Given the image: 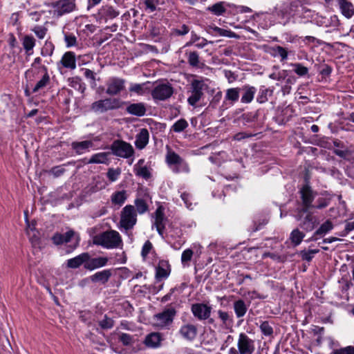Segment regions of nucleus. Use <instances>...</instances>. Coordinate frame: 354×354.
Wrapping results in <instances>:
<instances>
[{"label":"nucleus","instance_id":"nucleus-17","mask_svg":"<svg viewBox=\"0 0 354 354\" xmlns=\"http://www.w3.org/2000/svg\"><path fill=\"white\" fill-rule=\"evenodd\" d=\"M90 254L88 252L82 253L77 257L67 261L66 266L69 268L76 269L88 261Z\"/></svg>","mask_w":354,"mask_h":354},{"label":"nucleus","instance_id":"nucleus-22","mask_svg":"<svg viewBox=\"0 0 354 354\" xmlns=\"http://www.w3.org/2000/svg\"><path fill=\"white\" fill-rule=\"evenodd\" d=\"M54 50V44L53 42L48 41L45 42L41 49V55L44 58V62L47 65H50L53 63V60L50 57L53 54Z\"/></svg>","mask_w":354,"mask_h":354},{"label":"nucleus","instance_id":"nucleus-11","mask_svg":"<svg viewBox=\"0 0 354 354\" xmlns=\"http://www.w3.org/2000/svg\"><path fill=\"white\" fill-rule=\"evenodd\" d=\"M237 346L240 354H252L254 351L253 340L245 333L239 335Z\"/></svg>","mask_w":354,"mask_h":354},{"label":"nucleus","instance_id":"nucleus-18","mask_svg":"<svg viewBox=\"0 0 354 354\" xmlns=\"http://www.w3.org/2000/svg\"><path fill=\"white\" fill-rule=\"evenodd\" d=\"M197 328L194 324H188L181 326L179 333L187 340L192 341L197 335Z\"/></svg>","mask_w":354,"mask_h":354},{"label":"nucleus","instance_id":"nucleus-60","mask_svg":"<svg viewBox=\"0 0 354 354\" xmlns=\"http://www.w3.org/2000/svg\"><path fill=\"white\" fill-rule=\"evenodd\" d=\"M63 238L64 237L62 236V234L56 232L52 236L51 240L55 245H60L64 243Z\"/></svg>","mask_w":354,"mask_h":354},{"label":"nucleus","instance_id":"nucleus-6","mask_svg":"<svg viewBox=\"0 0 354 354\" xmlns=\"http://www.w3.org/2000/svg\"><path fill=\"white\" fill-rule=\"evenodd\" d=\"M176 313L177 310L176 308L171 306V305H169L168 307L165 308L162 313L156 314L154 319L158 322L157 325L163 328L170 326L173 323Z\"/></svg>","mask_w":354,"mask_h":354},{"label":"nucleus","instance_id":"nucleus-13","mask_svg":"<svg viewBox=\"0 0 354 354\" xmlns=\"http://www.w3.org/2000/svg\"><path fill=\"white\" fill-rule=\"evenodd\" d=\"M127 113L137 117H142L146 114L147 108L143 102L129 103L125 109Z\"/></svg>","mask_w":354,"mask_h":354},{"label":"nucleus","instance_id":"nucleus-58","mask_svg":"<svg viewBox=\"0 0 354 354\" xmlns=\"http://www.w3.org/2000/svg\"><path fill=\"white\" fill-rule=\"evenodd\" d=\"M119 339L124 346H129L133 343L132 336L127 333H122Z\"/></svg>","mask_w":354,"mask_h":354},{"label":"nucleus","instance_id":"nucleus-27","mask_svg":"<svg viewBox=\"0 0 354 354\" xmlns=\"http://www.w3.org/2000/svg\"><path fill=\"white\" fill-rule=\"evenodd\" d=\"M162 337L158 333H151L147 335L145 344L148 347L157 348L160 346Z\"/></svg>","mask_w":354,"mask_h":354},{"label":"nucleus","instance_id":"nucleus-31","mask_svg":"<svg viewBox=\"0 0 354 354\" xmlns=\"http://www.w3.org/2000/svg\"><path fill=\"white\" fill-rule=\"evenodd\" d=\"M36 40L30 35H26L23 38L22 44L26 50V54L29 56L32 53V49L35 46Z\"/></svg>","mask_w":354,"mask_h":354},{"label":"nucleus","instance_id":"nucleus-54","mask_svg":"<svg viewBox=\"0 0 354 354\" xmlns=\"http://www.w3.org/2000/svg\"><path fill=\"white\" fill-rule=\"evenodd\" d=\"M121 173V170L120 168L114 169L113 168H109L106 173L107 178L111 182L115 181L118 177L120 176Z\"/></svg>","mask_w":354,"mask_h":354},{"label":"nucleus","instance_id":"nucleus-28","mask_svg":"<svg viewBox=\"0 0 354 354\" xmlns=\"http://www.w3.org/2000/svg\"><path fill=\"white\" fill-rule=\"evenodd\" d=\"M111 155L109 151L100 152L93 155L88 160V164H109V156Z\"/></svg>","mask_w":354,"mask_h":354},{"label":"nucleus","instance_id":"nucleus-4","mask_svg":"<svg viewBox=\"0 0 354 354\" xmlns=\"http://www.w3.org/2000/svg\"><path fill=\"white\" fill-rule=\"evenodd\" d=\"M208 88V85L203 80L194 79L190 84V95L187 98V102L192 106L196 107V104L203 97L204 91Z\"/></svg>","mask_w":354,"mask_h":354},{"label":"nucleus","instance_id":"nucleus-26","mask_svg":"<svg viewBox=\"0 0 354 354\" xmlns=\"http://www.w3.org/2000/svg\"><path fill=\"white\" fill-rule=\"evenodd\" d=\"M241 91H243L241 102L244 104L250 103L254 99L256 88L254 86L245 85L241 88Z\"/></svg>","mask_w":354,"mask_h":354},{"label":"nucleus","instance_id":"nucleus-3","mask_svg":"<svg viewBox=\"0 0 354 354\" xmlns=\"http://www.w3.org/2000/svg\"><path fill=\"white\" fill-rule=\"evenodd\" d=\"M125 103L120 98L107 97L93 102L91 105V109L95 113H102L109 111L120 109Z\"/></svg>","mask_w":354,"mask_h":354},{"label":"nucleus","instance_id":"nucleus-44","mask_svg":"<svg viewBox=\"0 0 354 354\" xmlns=\"http://www.w3.org/2000/svg\"><path fill=\"white\" fill-rule=\"evenodd\" d=\"M115 324L114 320L108 317L106 315H104V319L98 322V325L103 330L111 329L113 327Z\"/></svg>","mask_w":354,"mask_h":354},{"label":"nucleus","instance_id":"nucleus-34","mask_svg":"<svg viewBox=\"0 0 354 354\" xmlns=\"http://www.w3.org/2000/svg\"><path fill=\"white\" fill-rule=\"evenodd\" d=\"M218 316L222 322V326L228 328L232 326L233 319L227 312L218 310Z\"/></svg>","mask_w":354,"mask_h":354},{"label":"nucleus","instance_id":"nucleus-20","mask_svg":"<svg viewBox=\"0 0 354 354\" xmlns=\"http://www.w3.org/2000/svg\"><path fill=\"white\" fill-rule=\"evenodd\" d=\"M156 279L160 281L162 279L167 278L170 273L171 269L169 262L165 260L159 261L156 267Z\"/></svg>","mask_w":354,"mask_h":354},{"label":"nucleus","instance_id":"nucleus-30","mask_svg":"<svg viewBox=\"0 0 354 354\" xmlns=\"http://www.w3.org/2000/svg\"><path fill=\"white\" fill-rule=\"evenodd\" d=\"M183 162V158L175 151L169 150L166 155V162L168 165H180Z\"/></svg>","mask_w":354,"mask_h":354},{"label":"nucleus","instance_id":"nucleus-56","mask_svg":"<svg viewBox=\"0 0 354 354\" xmlns=\"http://www.w3.org/2000/svg\"><path fill=\"white\" fill-rule=\"evenodd\" d=\"M330 354H354V346H348L344 348L335 349Z\"/></svg>","mask_w":354,"mask_h":354},{"label":"nucleus","instance_id":"nucleus-41","mask_svg":"<svg viewBox=\"0 0 354 354\" xmlns=\"http://www.w3.org/2000/svg\"><path fill=\"white\" fill-rule=\"evenodd\" d=\"M333 228V224L330 220H327L315 231V235L324 236Z\"/></svg>","mask_w":354,"mask_h":354},{"label":"nucleus","instance_id":"nucleus-59","mask_svg":"<svg viewBox=\"0 0 354 354\" xmlns=\"http://www.w3.org/2000/svg\"><path fill=\"white\" fill-rule=\"evenodd\" d=\"M158 0H145V5L146 9L149 10L151 12H154L156 10V6L158 4Z\"/></svg>","mask_w":354,"mask_h":354},{"label":"nucleus","instance_id":"nucleus-61","mask_svg":"<svg viewBox=\"0 0 354 354\" xmlns=\"http://www.w3.org/2000/svg\"><path fill=\"white\" fill-rule=\"evenodd\" d=\"M268 92H270L271 94L272 91L267 88L262 90L259 96L257 97V102H259L260 104H262L268 101L267 95Z\"/></svg>","mask_w":354,"mask_h":354},{"label":"nucleus","instance_id":"nucleus-57","mask_svg":"<svg viewBox=\"0 0 354 354\" xmlns=\"http://www.w3.org/2000/svg\"><path fill=\"white\" fill-rule=\"evenodd\" d=\"M64 40L67 47L75 46L77 45V37L73 34H66Z\"/></svg>","mask_w":354,"mask_h":354},{"label":"nucleus","instance_id":"nucleus-5","mask_svg":"<svg viewBox=\"0 0 354 354\" xmlns=\"http://www.w3.org/2000/svg\"><path fill=\"white\" fill-rule=\"evenodd\" d=\"M137 222V213L135 207L126 205L121 212L120 225L126 231L131 230Z\"/></svg>","mask_w":354,"mask_h":354},{"label":"nucleus","instance_id":"nucleus-23","mask_svg":"<svg viewBox=\"0 0 354 354\" xmlns=\"http://www.w3.org/2000/svg\"><path fill=\"white\" fill-rule=\"evenodd\" d=\"M112 276L111 270H104L100 272H95L94 274L90 277V279L93 283L100 282L102 284L106 283Z\"/></svg>","mask_w":354,"mask_h":354},{"label":"nucleus","instance_id":"nucleus-21","mask_svg":"<svg viewBox=\"0 0 354 354\" xmlns=\"http://www.w3.org/2000/svg\"><path fill=\"white\" fill-rule=\"evenodd\" d=\"M107 257L88 258V261L84 264V268L88 270H93L96 268H102L108 263Z\"/></svg>","mask_w":354,"mask_h":354},{"label":"nucleus","instance_id":"nucleus-24","mask_svg":"<svg viewBox=\"0 0 354 354\" xmlns=\"http://www.w3.org/2000/svg\"><path fill=\"white\" fill-rule=\"evenodd\" d=\"M64 68L73 70L76 68L75 55L73 52L68 51L65 53L60 61Z\"/></svg>","mask_w":354,"mask_h":354},{"label":"nucleus","instance_id":"nucleus-63","mask_svg":"<svg viewBox=\"0 0 354 354\" xmlns=\"http://www.w3.org/2000/svg\"><path fill=\"white\" fill-rule=\"evenodd\" d=\"M65 172V169L60 166H55L51 168L49 173L52 174L55 177H59Z\"/></svg>","mask_w":354,"mask_h":354},{"label":"nucleus","instance_id":"nucleus-29","mask_svg":"<svg viewBox=\"0 0 354 354\" xmlns=\"http://www.w3.org/2000/svg\"><path fill=\"white\" fill-rule=\"evenodd\" d=\"M93 146V142L91 140H84L82 142H73L71 147L75 150L77 154H81L84 151L91 148Z\"/></svg>","mask_w":354,"mask_h":354},{"label":"nucleus","instance_id":"nucleus-25","mask_svg":"<svg viewBox=\"0 0 354 354\" xmlns=\"http://www.w3.org/2000/svg\"><path fill=\"white\" fill-rule=\"evenodd\" d=\"M149 131L147 129H142L137 135L135 145L139 149H144L149 142Z\"/></svg>","mask_w":354,"mask_h":354},{"label":"nucleus","instance_id":"nucleus-39","mask_svg":"<svg viewBox=\"0 0 354 354\" xmlns=\"http://www.w3.org/2000/svg\"><path fill=\"white\" fill-rule=\"evenodd\" d=\"M207 10L216 16L222 15L226 12V8L224 6V2L214 3L212 6L208 7Z\"/></svg>","mask_w":354,"mask_h":354},{"label":"nucleus","instance_id":"nucleus-45","mask_svg":"<svg viewBox=\"0 0 354 354\" xmlns=\"http://www.w3.org/2000/svg\"><path fill=\"white\" fill-rule=\"evenodd\" d=\"M188 127L186 120L182 118L176 122L171 127V130L179 133L184 131Z\"/></svg>","mask_w":354,"mask_h":354},{"label":"nucleus","instance_id":"nucleus-48","mask_svg":"<svg viewBox=\"0 0 354 354\" xmlns=\"http://www.w3.org/2000/svg\"><path fill=\"white\" fill-rule=\"evenodd\" d=\"M213 30L214 32H216L221 36L227 37L230 38H239V36L238 35H236L235 32H234L231 30H225V29L217 27V26L214 27L213 28Z\"/></svg>","mask_w":354,"mask_h":354},{"label":"nucleus","instance_id":"nucleus-50","mask_svg":"<svg viewBox=\"0 0 354 354\" xmlns=\"http://www.w3.org/2000/svg\"><path fill=\"white\" fill-rule=\"evenodd\" d=\"M261 333L266 336H270L273 334V328L268 321H263L259 326Z\"/></svg>","mask_w":354,"mask_h":354},{"label":"nucleus","instance_id":"nucleus-19","mask_svg":"<svg viewBox=\"0 0 354 354\" xmlns=\"http://www.w3.org/2000/svg\"><path fill=\"white\" fill-rule=\"evenodd\" d=\"M317 224V218L313 215L312 212H308L300 223L299 226L306 232H311L316 227Z\"/></svg>","mask_w":354,"mask_h":354},{"label":"nucleus","instance_id":"nucleus-38","mask_svg":"<svg viewBox=\"0 0 354 354\" xmlns=\"http://www.w3.org/2000/svg\"><path fill=\"white\" fill-rule=\"evenodd\" d=\"M31 66L37 69L39 72L41 71L44 73H48L47 64L44 62V59H42L40 57H37L35 58L33 62L31 64Z\"/></svg>","mask_w":354,"mask_h":354},{"label":"nucleus","instance_id":"nucleus-42","mask_svg":"<svg viewBox=\"0 0 354 354\" xmlns=\"http://www.w3.org/2000/svg\"><path fill=\"white\" fill-rule=\"evenodd\" d=\"M136 211L142 214L149 210V205L142 198H136L135 200Z\"/></svg>","mask_w":354,"mask_h":354},{"label":"nucleus","instance_id":"nucleus-16","mask_svg":"<svg viewBox=\"0 0 354 354\" xmlns=\"http://www.w3.org/2000/svg\"><path fill=\"white\" fill-rule=\"evenodd\" d=\"M75 6V0H59L55 5L59 15L73 11Z\"/></svg>","mask_w":354,"mask_h":354},{"label":"nucleus","instance_id":"nucleus-64","mask_svg":"<svg viewBox=\"0 0 354 354\" xmlns=\"http://www.w3.org/2000/svg\"><path fill=\"white\" fill-rule=\"evenodd\" d=\"M47 29L42 27H36L34 29L35 35L39 38L43 39L46 34Z\"/></svg>","mask_w":354,"mask_h":354},{"label":"nucleus","instance_id":"nucleus-49","mask_svg":"<svg viewBox=\"0 0 354 354\" xmlns=\"http://www.w3.org/2000/svg\"><path fill=\"white\" fill-rule=\"evenodd\" d=\"M314 208V205H302L301 208L297 209V214L295 218L297 221H301L304 214H308V212H311L310 210Z\"/></svg>","mask_w":354,"mask_h":354},{"label":"nucleus","instance_id":"nucleus-43","mask_svg":"<svg viewBox=\"0 0 354 354\" xmlns=\"http://www.w3.org/2000/svg\"><path fill=\"white\" fill-rule=\"evenodd\" d=\"M134 171L136 176L142 177L146 180L151 177V174L146 166L137 167V165H135Z\"/></svg>","mask_w":354,"mask_h":354},{"label":"nucleus","instance_id":"nucleus-47","mask_svg":"<svg viewBox=\"0 0 354 354\" xmlns=\"http://www.w3.org/2000/svg\"><path fill=\"white\" fill-rule=\"evenodd\" d=\"M127 198L125 191L115 192L111 198L112 203L114 204L122 205Z\"/></svg>","mask_w":354,"mask_h":354},{"label":"nucleus","instance_id":"nucleus-32","mask_svg":"<svg viewBox=\"0 0 354 354\" xmlns=\"http://www.w3.org/2000/svg\"><path fill=\"white\" fill-rule=\"evenodd\" d=\"M235 314L238 318L243 317L248 310L246 304L243 299L235 301L233 304Z\"/></svg>","mask_w":354,"mask_h":354},{"label":"nucleus","instance_id":"nucleus-2","mask_svg":"<svg viewBox=\"0 0 354 354\" xmlns=\"http://www.w3.org/2000/svg\"><path fill=\"white\" fill-rule=\"evenodd\" d=\"M104 149H110L111 154L125 159L132 157L135 153L130 143L119 139L113 140L111 145L106 146Z\"/></svg>","mask_w":354,"mask_h":354},{"label":"nucleus","instance_id":"nucleus-52","mask_svg":"<svg viewBox=\"0 0 354 354\" xmlns=\"http://www.w3.org/2000/svg\"><path fill=\"white\" fill-rule=\"evenodd\" d=\"M266 257H270L272 259H273L274 261H277L278 262H281V263H283V262H285L286 261V256L279 255L277 254L272 253V252H264L263 254L262 258L264 259V258H266Z\"/></svg>","mask_w":354,"mask_h":354},{"label":"nucleus","instance_id":"nucleus-51","mask_svg":"<svg viewBox=\"0 0 354 354\" xmlns=\"http://www.w3.org/2000/svg\"><path fill=\"white\" fill-rule=\"evenodd\" d=\"M291 65L295 68V73L299 76H304L308 73V68L301 64L296 63Z\"/></svg>","mask_w":354,"mask_h":354},{"label":"nucleus","instance_id":"nucleus-36","mask_svg":"<svg viewBox=\"0 0 354 354\" xmlns=\"http://www.w3.org/2000/svg\"><path fill=\"white\" fill-rule=\"evenodd\" d=\"M241 88H231L226 91L225 100L230 101L231 103H234L238 101L239 98V93Z\"/></svg>","mask_w":354,"mask_h":354},{"label":"nucleus","instance_id":"nucleus-10","mask_svg":"<svg viewBox=\"0 0 354 354\" xmlns=\"http://www.w3.org/2000/svg\"><path fill=\"white\" fill-rule=\"evenodd\" d=\"M154 214L155 221L153 225L156 227L159 235L163 237L166 223L168 221V218L165 215V207L162 205H159Z\"/></svg>","mask_w":354,"mask_h":354},{"label":"nucleus","instance_id":"nucleus-12","mask_svg":"<svg viewBox=\"0 0 354 354\" xmlns=\"http://www.w3.org/2000/svg\"><path fill=\"white\" fill-rule=\"evenodd\" d=\"M302 205H313L312 203L315 199V194L308 184L304 185L300 191Z\"/></svg>","mask_w":354,"mask_h":354},{"label":"nucleus","instance_id":"nucleus-8","mask_svg":"<svg viewBox=\"0 0 354 354\" xmlns=\"http://www.w3.org/2000/svg\"><path fill=\"white\" fill-rule=\"evenodd\" d=\"M191 311L198 320H206L212 313V307L204 303H195L192 304Z\"/></svg>","mask_w":354,"mask_h":354},{"label":"nucleus","instance_id":"nucleus-46","mask_svg":"<svg viewBox=\"0 0 354 354\" xmlns=\"http://www.w3.org/2000/svg\"><path fill=\"white\" fill-rule=\"evenodd\" d=\"M319 252V250L317 249L308 250H303L299 252V255L303 261L310 262L313 258V255L318 253Z\"/></svg>","mask_w":354,"mask_h":354},{"label":"nucleus","instance_id":"nucleus-14","mask_svg":"<svg viewBox=\"0 0 354 354\" xmlns=\"http://www.w3.org/2000/svg\"><path fill=\"white\" fill-rule=\"evenodd\" d=\"M119 15V11L109 5L103 6L98 12L100 19L104 20L105 22H106L108 19L116 18Z\"/></svg>","mask_w":354,"mask_h":354},{"label":"nucleus","instance_id":"nucleus-33","mask_svg":"<svg viewBox=\"0 0 354 354\" xmlns=\"http://www.w3.org/2000/svg\"><path fill=\"white\" fill-rule=\"evenodd\" d=\"M149 84V82L143 83V84H135L130 86L129 91L131 93H135L138 95H143L147 93L150 91V88L147 87V85Z\"/></svg>","mask_w":354,"mask_h":354},{"label":"nucleus","instance_id":"nucleus-62","mask_svg":"<svg viewBox=\"0 0 354 354\" xmlns=\"http://www.w3.org/2000/svg\"><path fill=\"white\" fill-rule=\"evenodd\" d=\"M189 31V27L185 25V24H183L180 29H174L173 30V33L176 35H178V36H183V35H185L186 34H187Z\"/></svg>","mask_w":354,"mask_h":354},{"label":"nucleus","instance_id":"nucleus-9","mask_svg":"<svg viewBox=\"0 0 354 354\" xmlns=\"http://www.w3.org/2000/svg\"><path fill=\"white\" fill-rule=\"evenodd\" d=\"M106 93L111 96L120 94L125 88V80L119 77H111L106 83Z\"/></svg>","mask_w":354,"mask_h":354},{"label":"nucleus","instance_id":"nucleus-15","mask_svg":"<svg viewBox=\"0 0 354 354\" xmlns=\"http://www.w3.org/2000/svg\"><path fill=\"white\" fill-rule=\"evenodd\" d=\"M341 14L346 19L354 16V5L348 0H337Z\"/></svg>","mask_w":354,"mask_h":354},{"label":"nucleus","instance_id":"nucleus-37","mask_svg":"<svg viewBox=\"0 0 354 354\" xmlns=\"http://www.w3.org/2000/svg\"><path fill=\"white\" fill-rule=\"evenodd\" d=\"M187 55L188 64L194 68H201L199 55L196 51H191Z\"/></svg>","mask_w":354,"mask_h":354},{"label":"nucleus","instance_id":"nucleus-35","mask_svg":"<svg viewBox=\"0 0 354 354\" xmlns=\"http://www.w3.org/2000/svg\"><path fill=\"white\" fill-rule=\"evenodd\" d=\"M304 236L305 234L296 228L290 233V240L294 246H297L301 243Z\"/></svg>","mask_w":354,"mask_h":354},{"label":"nucleus","instance_id":"nucleus-40","mask_svg":"<svg viewBox=\"0 0 354 354\" xmlns=\"http://www.w3.org/2000/svg\"><path fill=\"white\" fill-rule=\"evenodd\" d=\"M50 79L48 73H44L41 79L37 82L32 88V93H37L40 89L46 87L50 83Z\"/></svg>","mask_w":354,"mask_h":354},{"label":"nucleus","instance_id":"nucleus-55","mask_svg":"<svg viewBox=\"0 0 354 354\" xmlns=\"http://www.w3.org/2000/svg\"><path fill=\"white\" fill-rule=\"evenodd\" d=\"M152 248H153V245H152L151 242L149 240L145 241V243H144V245L142 246V251H141V256L143 258V259H146V258L147 257L148 254H149V252H151Z\"/></svg>","mask_w":354,"mask_h":354},{"label":"nucleus","instance_id":"nucleus-1","mask_svg":"<svg viewBox=\"0 0 354 354\" xmlns=\"http://www.w3.org/2000/svg\"><path fill=\"white\" fill-rule=\"evenodd\" d=\"M93 243L105 248H116L121 245L122 239L117 231L109 230L95 236Z\"/></svg>","mask_w":354,"mask_h":354},{"label":"nucleus","instance_id":"nucleus-53","mask_svg":"<svg viewBox=\"0 0 354 354\" xmlns=\"http://www.w3.org/2000/svg\"><path fill=\"white\" fill-rule=\"evenodd\" d=\"M194 252L192 249H187L184 250L181 255V262L183 265H186L189 262L193 257Z\"/></svg>","mask_w":354,"mask_h":354},{"label":"nucleus","instance_id":"nucleus-7","mask_svg":"<svg viewBox=\"0 0 354 354\" xmlns=\"http://www.w3.org/2000/svg\"><path fill=\"white\" fill-rule=\"evenodd\" d=\"M173 93L174 88L169 84H158L151 91L152 97L158 100H165L169 98Z\"/></svg>","mask_w":354,"mask_h":354}]
</instances>
